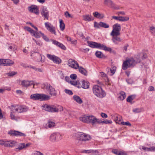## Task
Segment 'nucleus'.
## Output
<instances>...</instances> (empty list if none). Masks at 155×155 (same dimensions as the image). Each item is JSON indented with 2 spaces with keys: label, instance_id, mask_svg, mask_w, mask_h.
I'll return each mask as SVG.
<instances>
[{
  "label": "nucleus",
  "instance_id": "obj_1",
  "mask_svg": "<svg viewBox=\"0 0 155 155\" xmlns=\"http://www.w3.org/2000/svg\"><path fill=\"white\" fill-rule=\"evenodd\" d=\"M92 91L94 94L97 97L102 98L106 96L105 92L101 87L98 85H95L92 88Z\"/></svg>",
  "mask_w": 155,
  "mask_h": 155
},
{
  "label": "nucleus",
  "instance_id": "obj_2",
  "mask_svg": "<svg viewBox=\"0 0 155 155\" xmlns=\"http://www.w3.org/2000/svg\"><path fill=\"white\" fill-rule=\"evenodd\" d=\"M79 120L84 123H90L92 125L95 124L96 117L93 115L87 116L84 115L80 117Z\"/></svg>",
  "mask_w": 155,
  "mask_h": 155
},
{
  "label": "nucleus",
  "instance_id": "obj_3",
  "mask_svg": "<svg viewBox=\"0 0 155 155\" xmlns=\"http://www.w3.org/2000/svg\"><path fill=\"white\" fill-rule=\"evenodd\" d=\"M8 107L12 111L18 113L26 112L28 109V108L27 107L21 105H12Z\"/></svg>",
  "mask_w": 155,
  "mask_h": 155
},
{
  "label": "nucleus",
  "instance_id": "obj_4",
  "mask_svg": "<svg viewBox=\"0 0 155 155\" xmlns=\"http://www.w3.org/2000/svg\"><path fill=\"white\" fill-rule=\"evenodd\" d=\"M30 97L33 100L45 101L49 99L50 97L43 94H36L31 95Z\"/></svg>",
  "mask_w": 155,
  "mask_h": 155
},
{
  "label": "nucleus",
  "instance_id": "obj_5",
  "mask_svg": "<svg viewBox=\"0 0 155 155\" xmlns=\"http://www.w3.org/2000/svg\"><path fill=\"white\" fill-rule=\"evenodd\" d=\"M136 63L133 58L127 60L123 62L122 68L124 70H126L128 68L134 66Z\"/></svg>",
  "mask_w": 155,
  "mask_h": 155
},
{
  "label": "nucleus",
  "instance_id": "obj_6",
  "mask_svg": "<svg viewBox=\"0 0 155 155\" xmlns=\"http://www.w3.org/2000/svg\"><path fill=\"white\" fill-rule=\"evenodd\" d=\"M41 88L45 89L51 95L54 96L56 94V91L54 88L47 83L42 84Z\"/></svg>",
  "mask_w": 155,
  "mask_h": 155
},
{
  "label": "nucleus",
  "instance_id": "obj_7",
  "mask_svg": "<svg viewBox=\"0 0 155 155\" xmlns=\"http://www.w3.org/2000/svg\"><path fill=\"white\" fill-rule=\"evenodd\" d=\"M0 144L7 147H13L17 145L18 143L14 140L5 141L0 140Z\"/></svg>",
  "mask_w": 155,
  "mask_h": 155
},
{
  "label": "nucleus",
  "instance_id": "obj_8",
  "mask_svg": "<svg viewBox=\"0 0 155 155\" xmlns=\"http://www.w3.org/2000/svg\"><path fill=\"white\" fill-rule=\"evenodd\" d=\"M121 29V27L120 24L118 23L114 24L113 26V30L110 33V35H120Z\"/></svg>",
  "mask_w": 155,
  "mask_h": 155
},
{
  "label": "nucleus",
  "instance_id": "obj_9",
  "mask_svg": "<svg viewBox=\"0 0 155 155\" xmlns=\"http://www.w3.org/2000/svg\"><path fill=\"white\" fill-rule=\"evenodd\" d=\"M62 139L61 135L58 132L54 133L50 136V140L53 142L58 141Z\"/></svg>",
  "mask_w": 155,
  "mask_h": 155
},
{
  "label": "nucleus",
  "instance_id": "obj_10",
  "mask_svg": "<svg viewBox=\"0 0 155 155\" xmlns=\"http://www.w3.org/2000/svg\"><path fill=\"white\" fill-rule=\"evenodd\" d=\"M43 107V109L47 111L52 112H58V109L54 106H51L46 104Z\"/></svg>",
  "mask_w": 155,
  "mask_h": 155
},
{
  "label": "nucleus",
  "instance_id": "obj_11",
  "mask_svg": "<svg viewBox=\"0 0 155 155\" xmlns=\"http://www.w3.org/2000/svg\"><path fill=\"white\" fill-rule=\"evenodd\" d=\"M47 57L48 59L52 61L54 63L59 64L61 62V60L59 58L54 55L47 54Z\"/></svg>",
  "mask_w": 155,
  "mask_h": 155
},
{
  "label": "nucleus",
  "instance_id": "obj_12",
  "mask_svg": "<svg viewBox=\"0 0 155 155\" xmlns=\"http://www.w3.org/2000/svg\"><path fill=\"white\" fill-rule=\"evenodd\" d=\"M13 64V61L9 59H0V64L1 65L4 66H10Z\"/></svg>",
  "mask_w": 155,
  "mask_h": 155
},
{
  "label": "nucleus",
  "instance_id": "obj_13",
  "mask_svg": "<svg viewBox=\"0 0 155 155\" xmlns=\"http://www.w3.org/2000/svg\"><path fill=\"white\" fill-rule=\"evenodd\" d=\"M80 140L83 141H87L90 140L91 137L89 134L84 133H80L79 134Z\"/></svg>",
  "mask_w": 155,
  "mask_h": 155
},
{
  "label": "nucleus",
  "instance_id": "obj_14",
  "mask_svg": "<svg viewBox=\"0 0 155 155\" xmlns=\"http://www.w3.org/2000/svg\"><path fill=\"white\" fill-rule=\"evenodd\" d=\"M68 65L72 68L77 69L79 68V64L78 62L72 59H69L68 60Z\"/></svg>",
  "mask_w": 155,
  "mask_h": 155
},
{
  "label": "nucleus",
  "instance_id": "obj_15",
  "mask_svg": "<svg viewBox=\"0 0 155 155\" xmlns=\"http://www.w3.org/2000/svg\"><path fill=\"white\" fill-rule=\"evenodd\" d=\"M8 134L11 136H20L24 137L26 136L25 134L23 133L15 130H10L8 132Z\"/></svg>",
  "mask_w": 155,
  "mask_h": 155
},
{
  "label": "nucleus",
  "instance_id": "obj_16",
  "mask_svg": "<svg viewBox=\"0 0 155 155\" xmlns=\"http://www.w3.org/2000/svg\"><path fill=\"white\" fill-rule=\"evenodd\" d=\"M89 46L92 48H100L101 44L99 43L93 41H87Z\"/></svg>",
  "mask_w": 155,
  "mask_h": 155
},
{
  "label": "nucleus",
  "instance_id": "obj_17",
  "mask_svg": "<svg viewBox=\"0 0 155 155\" xmlns=\"http://www.w3.org/2000/svg\"><path fill=\"white\" fill-rule=\"evenodd\" d=\"M21 85L24 87H28L32 85H33V87L35 84L33 81H29L26 80H23L21 81Z\"/></svg>",
  "mask_w": 155,
  "mask_h": 155
},
{
  "label": "nucleus",
  "instance_id": "obj_18",
  "mask_svg": "<svg viewBox=\"0 0 155 155\" xmlns=\"http://www.w3.org/2000/svg\"><path fill=\"white\" fill-rule=\"evenodd\" d=\"M51 41L52 43L56 46L61 48L62 49L64 50L66 49V47L62 44L55 40H52Z\"/></svg>",
  "mask_w": 155,
  "mask_h": 155
},
{
  "label": "nucleus",
  "instance_id": "obj_19",
  "mask_svg": "<svg viewBox=\"0 0 155 155\" xmlns=\"http://www.w3.org/2000/svg\"><path fill=\"white\" fill-rule=\"evenodd\" d=\"M41 14L43 16H44L47 19H48L49 16L48 11L46 7L44 6L43 7Z\"/></svg>",
  "mask_w": 155,
  "mask_h": 155
},
{
  "label": "nucleus",
  "instance_id": "obj_20",
  "mask_svg": "<svg viewBox=\"0 0 155 155\" xmlns=\"http://www.w3.org/2000/svg\"><path fill=\"white\" fill-rule=\"evenodd\" d=\"M118 35H111L112 36V40L113 42L115 45H118L120 42L121 41V39L120 37L118 36Z\"/></svg>",
  "mask_w": 155,
  "mask_h": 155
},
{
  "label": "nucleus",
  "instance_id": "obj_21",
  "mask_svg": "<svg viewBox=\"0 0 155 155\" xmlns=\"http://www.w3.org/2000/svg\"><path fill=\"white\" fill-rule=\"evenodd\" d=\"M28 9L30 12L34 13L36 15H38L39 13V10L37 6L33 5L30 7Z\"/></svg>",
  "mask_w": 155,
  "mask_h": 155
},
{
  "label": "nucleus",
  "instance_id": "obj_22",
  "mask_svg": "<svg viewBox=\"0 0 155 155\" xmlns=\"http://www.w3.org/2000/svg\"><path fill=\"white\" fill-rule=\"evenodd\" d=\"M102 123L103 124H111L112 123V121L111 120H104L102 121L99 119H97L96 117L95 120V124H100Z\"/></svg>",
  "mask_w": 155,
  "mask_h": 155
},
{
  "label": "nucleus",
  "instance_id": "obj_23",
  "mask_svg": "<svg viewBox=\"0 0 155 155\" xmlns=\"http://www.w3.org/2000/svg\"><path fill=\"white\" fill-rule=\"evenodd\" d=\"M29 145V143H27L26 144L25 143H20L18 145V147L15 149V150L16 151H19L28 147Z\"/></svg>",
  "mask_w": 155,
  "mask_h": 155
},
{
  "label": "nucleus",
  "instance_id": "obj_24",
  "mask_svg": "<svg viewBox=\"0 0 155 155\" xmlns=\"http://www.w3.org/2000/svg\"><path fill=\"white\" fill-rule=\"evenodd\" d=\"M112 118L117 123H119L121 120V116L117 114L114 115L112 116Z\"/></svg>",
  "mask_w": 155,
  "mask_h": 155
},
{
  "label": "nucleus",
  "instance_id": "obj_25",
  "mask_svg": "<svg viewBox=\"0 0 155 155\" xmlns=\"http://www.w3.org/2000/svg\"><path fill=\"white\" fill-rule=\"evenodd\" d=\"M94 17L98 19H102L104 17V15L103 13H100L97 12H95L93 14Z\"/></svg>",
  "mask_w": 155,
  "mask_h": 155
},
{
  "label": "nucleus",
  "instance_id": "obj_26",
  "mask_svg": "<svg viewBox=\"0 0 155 155\" xmlns=\"http://www.w3.org/2000/svg\"><path fill=\"white\" fill-rule=\"evenodd\" d=\"M81 87L84 89H87L89 87V83L88 81L83 80L81 81Z\"/></svg>",
  "mask_w": 155,
  "mask_h": 155
},
{
  "label": "nucleus",
  "instance_id": "obj_27",
  "mask_svg": "<svg viewBox=\"0 0 155 155\" xmlns=\"http://www.w3.org/2000/svg\"><path fill=\"white\" fill-rule=\"evenodd\" d=\"M104 4L110 8H114V4L111 0H104Z\"/></svg>",
  "mask_w": 155,
  "mask_h": 155
},
{
  "label": "nucleus",
  "instance_id": "obj_28",
  "mask_svg": "<svg viewBox=\"0 0 155 155\" xmlns=\"http://www.w3.org/2000/svg\"><path fill=\"white\" fill-rule=\"evenodd\" d=\"M83 17L84 20L86 21H90L93 20V19L92 18V17L91 15H85L83 16Z\"/></svg>",
  "mask_w": 155,
  "mask_h": 155
},
{
  "label": "nucleus",
  "instance_id": "obj_29",
  "mask_svg": "<svg viewBox=\"0 0 155 155\" xmlns=\"http://www.w3.org/2000/svg\"><path fill=\"white\" fill-rule=\"evenodd\" d=\"M73 98L74 101H75L79 104H81L82 103V100L80 97L78 96L74 95L73 96Z\"/></svg>",
  "mask_w": 155,
  "mask_h": 155
},
{
  "label": "nucleus",
  "instance_id": "obj_30",
  "mask_svg": "<svg viewBox=\"0 0 155 155\" xmlns=\"http://www.w3.org/2000/svg\"><path fill=\"white\" fill-rule=\"evenodd\" d=\"M135 96L134 95H131L129 96L127 99V102H130L131 104H133L134 102L132 101L135 98Z\"/></svg>",
  "mask_w": 155,
  "mask_h": 155
},
{
  "label": "nucleus",
  "instance_id": "obj_31",
  "mask_svg": "<svg viewBox=\"0 0 155 155\" xmlns=\"http://www.w3.org/2000/svg\"><path fill=\"white\" fill-rule=\"evenodd\" d=\"M95 54L97 57L99 58H103L105 57V55L102 54L101 52L100 51H97L95 53Z\"/></svg>",
  "mask_w": 155,
  "mask_h": 155
},
{
  "label": "nucleus",
  "instance_id": "obj_32",
  "mask_svg": "<svg viewBox=\"0 0 155 155\" xmlns=\"http://www.w3.org/2000/svg\"><path fill=\"white\" fill-rule=\"evenodd\" d=\"M78 68L79 71L81 73L85 75H87V71L82 67L79 66V68Z\"/></svg>",
  "mask_w": 155,
  "mask_h": 155
},
{
  "label": "nucleus",
  "instance_id": "obj_33",
  "mask_svg": "<svg viewBox=\"0 0 155 155\" xmlns=\"http://www.w3.org/2000/svg\"><path fill=\"white\" fill-rule=\"evenodd\" d=\"M60 28L61 30L63 31L65 28V24L61 19H59Z\"/></svg>",
  "mask_w": 155,
  "mask_h": 155
},
{
  "label": "nucleus",
  "instance_id": "obj_34",
  "mask_svg": "<svg viewBox=\"0 0 155 155\" xmlns=\"http://www.w3.org/2000/svg\"><path fill=\"white\" fill-rule=\"evenodd\" d=\"M120 95L119 96V98L120 100H123L126 97V94L123 91H121L120 92Z\"/></svg>",
  "mask_w": 155,
  "mask_h": 155
},
{
  "label": "nucleus",
  "instance_id": "obj_35",
  "mask_svg": "<svg viewBox=\"0 0 155 155\" xmlns=\"http://www.w3.org/2000/svg\"><path fill=\"white\" fill-rule=\"evenodd\" d=\"M103 48V49L105 51H107L109 52H111L112 49L111 48L109 47H106V46L104 45L103 44H101V46L100 48V49H101Z\"/></svg>",
  "mask_w": 155,
  "mask_h": 155
},
{
  "label": "nucleus",
  "instance_id": "obj_36",
  "mask_svg": "<svg viewBox=\"0 0 155 155\" xmlns=\"http://www.w3.org/2000/svg\"><path fill=\"white\" fill-rule=\"evenodd\" d=\"M17 49V47L14 44H12L11 45L9 46L8 49L10 51H15Z\"/></svg>",
  "mask_w": 155,
  "mask_h": 155
},
{
  "label": "nucleus",
  "instance_id": "obj_37",
  "mask_svg": "<svg viewBox=\"0 0 155 155\" xmlns=\"http://www.w3.org/2000/svg\"><path fill=\"white\" fill-rule=\"evenodd\" d=\"M47 124L48 126H47L46 127H45L47 128L48 126L49 128H51L54 127L55 125L54 122L51 121H48Z\"/></svg>",
  "mask_w": 155,
  "mask_h": 155
},
{
  "label": "nucleus",
  "instance_id": "obj_38",
  "mask_svg": "<svg viewBox=\"0 0 155 155\" xmlns=\"http://www.w3.org/2000/svg\"><path fill=\"white\" fill-rule=\"evenodd\" d=\"M100 27L103 28H108L109 27V26L107 24L103 22H100Z\"/></svg>",
  "mask_w": 155,
  "mask_h": 155
},
{
  "label": "nucleus",
  "instance_id": "obj_39",
  "mask_svg": "<svg viewBox=\"0 0 155 155\" xmlns=\"http://www.w3.org/2000/svg\"><path fill=\"white\" fill-rule=\"evenodd\" d=\"M129 18L127 17H123L119 16V21H128Z\"/></svg>",
  "mask_w": 155,
  "mask_h": 155
},
{
  "label": "nucleus",
  "instance_id": "obj_40",
  "mask_svg": "<svg viewBox=\"0 0 155 155\" xmlns=\"http://www.w3.org/2000/svg\"><path fill=\"white\" fill-rule=\"evenodd\" d=\"M51 28H48V30L51 33L56 35V33L55 30V28L52 25L51 27Z\"/></svg>",
  "mask_w": 155,
  "mask_h": 155
},
{
  "label": "nucleus",
  "instance_id": "obj_41",
  "mask_svg": "<svg viewBox=\"0 0 155 155\" xmlns=\"http://www.w3.org/2000/svg\"><path fill=\"white\" fill-rule=\"evenodd\" d=\"M40 31L39 32H35V31L34 33L33 34V35L36 38H39L40 37V34H41Z\"/></svg>",
  "mask_w": 155,
  "mask_h": 155
},
{
  "label": "nucleus",
  "instance_id": "obj_42",
  "mask_svg": "<svg viewBox=\"0 0 155 155\" xmlns=\"http://www.w3.org/2000/svg\"><path fill=\"white\" fill-rule=\"evenodd\" d=\"M45 27L47 30L50 28H51V27L52 26L50 23L48 22L45 23Z\"/></svg>",
  "mask_w": 155,
  "mask_h": 155
},
{
  "label": "nucleus",
  "instance_id": "obj_43",
  "mask_svg": "<svg viewBox=\"0 0 155 155\" xmlns=\"http://www.w3.org/2000/svg\"><path fill=\"white\" fill-rule=\"evenodd\" d=\"M133 111L135 113H138L141 111V110L140 108H136L133 110Z\"/></svg>",
  "mask_w": 155,
  "mask_h": 155
},
{
  "label": "nucleus",
  "instance_id": "obj_44",
  "mask_svg": "<svg viewBox=\"0 0 155 155\" xmlns=\"http://www.w3.org/2000/svg\"><path fill=\"white\" fill-rule=\"evenodd\" d=\"M25 29L31 34H33V33H34L35 31H34V30L32 29L30 27H27L25 28Z\"/></svg>",
  "mask_w": 155,
  "mask_h": 155
},
{
  "label": "nucleus",
  "instance_id": "obj_45",
  "mask_svg": "<svg viewBox=\"0 0 155 155\" xmlns=\"http://www.w3.org/2000/svg\"><path fill=\"white\" fill-rule=\"evenodd\" d=\"M64 92L66 94L70 95H72L73 94L71 90L67 89H65L64 90Z\"/></svg>",
  "mask_w": 155,
  "mask_h": 155
},
{
  "label": "nucleus",
  "instance_id": "obj_46",
  "mask_svg": "<svg viewBox=\"0 0 155 155\" xmlns=\"http://www.w3.org/2000/svg\"><path fill=\"white\" fill-rule=\"evenodd\" d=\"M40 33L41 35V36L44 40L46 41H49L48 38L46 36H45L43 33H42L41 32H40Z\"/></svg>",
  "mask_w": 155,
  "mask_h": 155
},
{
  "label": "nucleus",
  "instance_id": "obj_47",
  "mask_svg": "<svg viewBox=\"0 0 155 155\" xmlns=\"http://www.w3.org/2000/svg\"><path fill=\"white\" fill-rule=\"evenodd\" d=\"M32 155H44V154L40 151H35L33 153Z\"/></svg>",
  "mask_w": 155,
  "mask_h": 155
},
{
  "label": "nucleus",
  "instance_id": "obj_48",
  "mask_svg": "<svg viewBox=\"0 0 155 155\" xmlns=\"http://www.w3.org/2000/svg\"><path fill=\"white\" fill-rule=\"evenodd\" d=\"M64 15L65 16L67 17H69L71 18H73V16L71 15L70 14L69 12H66L64 13Z\"/></svg>",
  "mask_w": 155,
  "mask_h": 155
},
{
  "label": "nucleus",
  "instance_id": "obj_49",
  "mask_svg": "<svg viewBox=\"0 0 155 155\" xmlns=\"http://www.w3.org/2000/svg\"><path fill=\"white\" fill-rule=\"evenodd\" d=\"M139 148L140 149H142L145 151H148V147H145L144 146H140L139 147Z\"/></svg>",
  "mask_w": 155,
  "mask_h": 155
},
{
  "label": "nucleus",
  "instance_id": "obj_50",
  "mask_svg": "<svg viewBox=\"0 0 155 155\" xmlns=\"http://www.w3.org/2000/svg\"><path fill=\"white\" fill-rule=\"evenodd\" d=\"M150 32L153 34H155V27L153 26H152L150 28Z\"/></svg>",
  "mask_w": 155,
  "mask_h": 155
},
{
  "label": "nucleus",
  "instance_id": "obj_51",
  "mask_svg": "<svg viewBox=\"0 0 155 155\" xmlns=\"http://www.w3.org/2000/svg\"><path fill=\"white\" fill-rule=\"evenodd\" d=\"M121 124L123 125H125L127 126H131V124L129 122V121H127L126 122H121Z\"/></svg>",
  "mask_w": 155,
  "mask_h": 155
},
{
  "label": "nucleus",
  "instance_id": "obj_52",
  "mask_svg": "<svg viewBox=\"0 0 155 155\" xmlns=\"http://www.w3.org/2000/svg\"><path fill=\"white\" fill-rule=\"evenodd\" d=\"M120 151H118L117 149H113L112 150V152L116 155H119V153Z\"/></svg>",
  "mask_w": 155,
  "mask_h": 155
},
{
  "label": "nucleus",
  "instance_id": "obj_53",
  "mask_svg": "<svg viewBox=\"0 0 155 155\" xmlns=\"http://www.w3.org/2000/svg\"><path fill=\"white\" fill-rule=\"evenodd\" d=\"M116 68L115 66H113L110 69L111 72L113 74L115 72Z\"/></svg>",
  "mask_w": 155,
  "mask_h": 155
},
{
  "label": "nucleus",
  "instance_id": "obj_54",
  "mask_svg": "<svg viewBox=\"0 0 155 155\" xmlns=\"http://www.w3.org/2000/svg\"><path fill=\"white\" fill-rule=\"evenodd\" d=\"M71 84L74 85H77L79 84V81H70Z\"/></svg>",
  "mask_w": 155,
  "mask_h": 155
},
{
  "label": "nucleus",
  "instance_id": "obj_55",
  "mask_svg": "<svg viewBox=\"0 0 155 155\" xmlns=\"http://www.w3.org/2000/svg\"><path fill=\"white\" fill-rule=\"evenodd\" d=\"M33 40L35 41V42L36 43L37 45L41 46L42 45V43L40 41H36L35 39L33 38Z\"/></svg>",
  "mask_w": 155,
  "mask_h": 155
},
{
  "label": "nucleus",
  "instance_id": "obj_56",
  "mask_svg": "<svg viewBox=\"0 0 155 155\" xmlns=\"http://www.w3.org/2000/svg\"><path fill=\"white\" fill-rule=\"evenodd\" d=\"M94 27H96L97 28H99L100 27V22L97 23L95 21L94 22Z\"/></svg>",
  "mask_w": 155,
  "mask_h": 155
},
{
  "label": "nucleus",
  "instance_id": "obj_57",
  "mask_svg": "<svg viewBox=\"0 0 155 155\" xmlns=\"http://www.w3.org/2000/svg\"><path fill=\"white\" fill-rule=\"evenodd\" d=\"M17 74V73L16 72H15L14 71L10 72L8 73L7 74L8 76H12L16 74Z\"/></svg>",
  "mask_w": 155,
  "mask_h": 155
},
{
  "label": "nucleus",
  "instance_id": "obj_58",
  "mask_svg": "<svg viewBox=\"0 0 155 155\" xmlns=\"http://www.w3.org/2000/svg\"><path fill=\"white\" fill-rule=\"evenodd\" d=\"M94 151L93 150H84L82 152L83 153H89L91 152H93Z\"/></svg>",
  "mask_w": 155,
  "mask_h": 155
},
{
  "label": "nucleus",
  "instance_id": "obj_59",
  "mask_svg": "<svg viewBox=\"0 0 155 155\" xmlns=\"http://www.w3.org/2000/svg\"><path fill=\"white\" fill-rule=\"evenodd\" d=\"M70 77L72 79L75 80L77 78V75L75 74H72L71 75Z\"/></svg>",
  "mask_w": 155,
  "mask_h": 155
},
{
  "label": "nucleus",
  "instance_id": "obj_60",
  "mask_svg": "<svg viewBox=\"0 0 155 155\" xmlns=\"http://www.w3.org/2000/svg\"><path fill=\"white\" fill-rule=\"evenodd\" d=\"M148 149V151H155V147H150Z\"/></svg>",
  "mask_w": 155,
  "mask_h": 155
},
{
  "label": "nucleus",
  "instance_id": "obj_61",
  "mask_svg": "<svg viewBox=\"0 0 155 155\" xmlns=\"http://www.w3.org/2000/svg\"><path fill=\"white\" fill-rule=\"evenodd\" d=\"M101 116L104 118H107V115L105 113H101Z\"/></svg>",
  "mask_w": 155,
  "mask_h": 155
},
{
  "label": "nucleus",
  "instance_id": "obj_62",
  "mask_svg": "<svg viewBox=\"0 0 155 155\" xmlns=\"http://www.w3.org/2000/svg\"><path fill=\"white\" fill-rule=\"evenodd\" d=\"M81 50L84 53H86L89 51V49L88 48H87L85 49H81Z\"/></svg>",
  "mask_w": 155,
  "mask_h": 155
},
{
  "label": "nucleus",
  "instance_id": "obj_63",
  "mask_svg": "<svg viewBox=\"0 0 155 155\" xmlns=\"http://www.w3.org/2000/svg\"><path fill=\"white\" fill-rule=\"evenodd\" d=\"M27 23L30 24L32 27H33L36 30V31H38V29L37 28L34 26V25L32 23L30 22H28Z\"/></svg>",
  "mask_w": 155,
  "mask_h": 155
},
{
  "label": "nucleus",
  "instance_id": "obj_64",
  "mask_svg": "<svg viewBox=\"0 0 155 155\" xmlns=\"http://www.w3.org/2000/svg\"><path fill=\"white\" fill-rule=\"evenodd\" d=\"M10 116L12 119L13 120H15L16 119L14 115L12 114V112H11L10 114Z\"/></svg>",
  "mask_w": 155,
  "mask_h": 155
}]
</instances>
